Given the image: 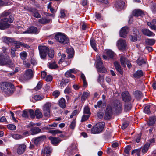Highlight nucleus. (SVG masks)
Returning <instances> with one entry per match:
<instances>
[{"label":"nucleus","mask_w":156,"mask_h":156,"mask_svg":"<svg viewBox=\"0 0 156 156\" xmlns=\"http://www.w3.org/2000/svg\"><path fill=\"white\" fill-rule=\"evenodd\" d=\"M67 52L68 54V58H70L73 56L74 51L73 49L72 48H69L67 49Z\"/></svg>","instance_id":"cd10ccee"},{"label":"nucleus","mask_w":156,"mask_h":156,"mask_svg":"<svg viewBox=\"0 0 156 156\" xmlns=\"http://www.w3.org/2000/svg\"><path fill=\"white\" fill-rule=\"evenodd\" d=\"M105 124L103 122H100L97 123L91 128V133L94 134L101 133L103 130Z\"/></svg>","instance_id":"20e7f679"},{"label":"nucleus","mask_w":156,"mask_h":156,"mask_svg":"<svg viewBox=\"0 0 156 156\" xmlns=\"http://www.w3.org/2000/svg\"><path fill=\"white\" fill-rule=\"evenodd\" d=\"M41 131V130L38 127H33L31 128L30 133L31 135L37 134Z\"/></svg>","instance_id":"5701e85b"},{"label":"nucleus","mask_w":156,"mask_h":156,"mask_svg":"<svg viewBox=\"0 0 156 156\" xmlns=\"http://www.w3.org/2000/svg\"><path fill=\"white\" fill-rule=\"evenodd\" d=\"M52 106L51 103L47 102L45 104L43 107V110L44 112V115L48 116L50 115V110Z\"/></svg>","instance_id":"0eeeda50"},{"label":"nucleus","mask_w":156,"mask_h":156,"mask_svg":"<svg viewBox=\"0 0 156 156\" xmlns=\"http://www.w3.org/2000/svg\"><path fill=\"white\" fill-rule=\"evenodd\" d=\"M10 14V12L8 11H5L3 12L1 14V17H6L7 16L9 15Z\"/></svg>","instance_id":"49530a36"},{"label":"nucleus","mask_w":156,"mask_h":156,"mask_svg":"<svg viewBox=\"0 0 156 156\" xmlns=\"http://www.w3.org/2000/svg\"><path fill=\"white\" fill-rule=\"evenodd\" d=\"M128 59L123 56H121L120 58L121 64L123 67H126V63L128 60Z\"/></svg>","instance_id":"473e14b6"},{"label":"nucleus","mask_w":156,"mask_h":156,"mask_svg":"<svg viewBox=\"0 0 156 156\" xmlns=\"http://www.w3.org/2000/svg\"><path fill=\"white\" fill-rule=\"evenodd\" d=\"M137 63L139 66L146 63V62L142 57H140L136 61Z\"/></svg>","instance_id":"72a5a7b5"},{"label":"nucleus","mask_w":156,"mask_h":156,"mask_svg":"<svg viewBox=\"0 0 156 156\" xmlns=\"http://www.w3.org/2000/svg\"><path fill=\"white\" fill-rule=\"evenodd\" d=\"M83 113L84 114H88L87 115H89L90 114L91 112L88 107L86 106L84 108V109Z\"/></svg>","instance_id":"6e6d98bb"},{"label":"nucleus","mask_w":156,"mask_h":156,"mask_svg":"<svg viewBox=\"0 0 156 156\" xmlns=\"http://www.w3.org/2000/svg\"><path fill=\"white\" fill-rule=\"evenodd\" d=\"M141 31L144 35L148 36H154L155 35L154 33L150 31L148 29L146 28L142 29Z\"/></svg>","instance_id":"4be33fe9"},{"label":"nucleus","mask_w":156,"mask_h":156,"mask_svg":"<svg viewBox=\"0 0 156 156\" xmlns=\"http://www.w3.org/2000/svg\"><path fill=\"white\" fill-rule=\"evenodd\" d=\"M35 116L37 119H40L43 116L42 113L39 109L35 111Z\"/></svg>","instance_id":"4c0bfd02"},{"label":"nucleus","mask_w":156,"mask_h":156,"mask_svg":"<svg viewBox=\"0 0 156 156\" xmlns=\"http://www.w3.org/2000/svg\"><path fill=\"white\" fill-rule=\"evenodd\" d=\"M48 133L51 134L53 135H55L56 134L62 133V131L58 130H51L49 131Z\"/></svg>","instance_id":"a18cd8bd"},{"label":"nucleus","mask_w":156,"mask_h":156,"mask_svg":"<svg viewBox=\"0 0 156 156\" xmlns=\"http://www.w3.org/2000/svg\"><path fill=\"white\" fill-rule=\"evenodd\" d=\"M81 77L83 82V87H87V83L86 81V78L85 75L83 73H82L81 75Z\"/></svg>","instance_id":"a19ab883"},{"label":"nucleus","mask_w":156,"mask_h":156,"mask_svg":"<svg viewBox=\"0 0 156 156\" xmlns=\"http://www.w3.org/2000/svg\"><path fill=\"white\" fill-rule=\"evenodd\" d=\"M90 117L89 115H84L82 117L81 122H83L87 120Z\"/></svg>","instance_id":"5fc2aeb1"},{"label":"nucleus","mask_w":156,"mask_h":156,"mask_svg":"<svg viewBox=\"0 0 156 156\" xmlns=\"http://www.w3.org/2000/svg\"><path fill=\"white\" fill-rule=\"evenodd\" d=\"M51 20L49 19H47L45 17H43L39 20L38 22L42 24H46L49 23Z\"/></svg>","instance_id":"a878e982"},{"label":"nucleus","mask_w":156,"mask_h":156,"mask_svg":"<svg viewBox=\"0 0 156 156\" xmlns=\"http://www.w3.org/2000/svg\"><path fill=\"white\" fill-rule=\"evenodd\" d=\"M145 42L148 45H152L154 44L155 41L154 39H147L146 40Z\"/></svg>","instance_id":"ea45409f"},{"label":"nucleus","mask_w":156,"mask_h":156,"mask_svg":"<svg viewBox=\"0 0 156 156\" xmlns=\"http://www.w3.org/2000/svg\"><path fill=\"white\" fill-rule=\"evenodd\" d=\"M32 73V71L31 69L27 70L23 76V79L24 80H26L31 78L33 76Z\"/></svg>","instance_id":"2eb2a0df"},{"label":"nucleus","mask_w":156,"mask_h":156,"mask_svg":"<svg viewBox=\"0 0 156 156\" xmlns=\"http://www.w3.org/2000/svg\"><path fill=\"white\" fill-rule=\"evenodd\" d=\"M147 24L151 29L155 30L156 26H155L154 24H153L152 22L151 23L150 22H147Z\"/></svg>","instance_id":"864d4df0"},{"label":"nucleus","mask_w":156,"mask_h":156,"mask_svg":"<svg viewBox=\"0 0 156 156\" xmlns=\"http://www.w3.org/2000/svg\"><path fill=\"white\" fill-rule=\"evenodd\" d=\"M129 29L128 27H123L120 30V35L121 37H125L129 32Z\"/></svg>","instance_id":"aec40b11"},{"label":"nucleus","mask_w":156,"mask_h":156,"mask_svg":"<svg viewBox=\"0 0 156 156\" xmlns=\"http://www.w3.org/2000/svg\"><path fill=\"white\" fill-rule=\"evenodd\" d=\"M90 44L92 48L95 51H97V49L96 47V43L95 40L93 38H91L90 40Z\"/></svg>","instance_id":"f704fd0d"},{"label":"nucleus","mask_w":156,"mask_h":156,"mask_svg":"<svg viewBox=\"0 0 156 156\" xmlns=\"http://www.w3.org/2000/svg\"><path fill=\"white\" fill-rule=\"evenodd\" d=\"M42 87V83L41 82H39L37 86L35 87V89L37 91L41 88Z\"/></svg>","instance_id":"774afa93"},{"label":"nucleus","mask_w":156,"mask_h":156,"mask_svg":"<svg viewBox=\"0 0 156 156\" xmlns=\"http://www.w3.org/2000/svg\"><path fill=\"white\" fill-rule=\"evenodd\" d=\"M49 139L51 140V143L55 145H57L61 141V140L59 138L54 137L52 136H49Z\"/></svg>","instance_id":"b1692460"},{"label":"nucleus","mask_w":156,"mask_h":156,"mask_svg":"<svg viewBox=\"0 0 156 156\" xmlns=\"http://www.w3.org/2000/svg\"><path fill=\"white\" fill-rule=\"evenodd\" d=\"M46 136L45 135H42L39 137H37L33 139V141L34 144L36 145L40 143L45 139Z\"/></svg>","instance_id":"412c9836"},{"label":"nucleus","mask_w":156,"mask_h":156,"mask_svg":"<svg viewBox=\"0 0 156 156\" xmlns=\"http://www.w3.org/2000/svg\"><path fill=\"white\" fill-rule=\"evenodd\" d=\"M39 31L37 27L32 26L29 28L27 30L23 32V33H32L37 34Z\"/></svg>","instance_id":"f3484780"},{"label":"nucleus","mask_w":156,"mask_h":156,"mask_svg":"<svg viewBox=\"0 0 156 156\" xmlns=\"http://www.w3.org/2000/svg\"><path fill=\"white\" fill-rule=\"evenodd\" d=\"M6 51V49L4 48H3V52L0 53V65H7L8 66L11 67L12 62L7 54Z\"/></svg>","instance_id":"f257e3e1"},{"label":"nucleus","mask_w":156,"mask_h":156,"mask_svg":"<svg viewBox=\"0 0 156 156\" xmlns=\"http://www.w3.org/2000/svg\"><path fill=\"white\" fill-rule=\"evenodd\" d=\"M133 15L136 16H142L143 14V13L141 10H135L133 12Z\"/></svg>","instance_id":"7c9ffc66"},{"label":"nucleus","mask_w":156,"mask_h":156,"mask_svg":"<svg viewBox=\"0 0 156 156\" xmlns=\"http://www.w3.org/2000/svg\"><path fill=\"white\" fill-rule=\"evenodd\" d=\"M60 17L61 18H64L65 16V10L62 9H61L60 11Z\"/></svg>","instance_id":"338daca9"},{"label":"nucleus","mask_w":156,"mask_h":156,"mask_svg":"<svg viewBox=\"0 0 156 156\" xmlns=\"http://www.w3.org/2000/svg\"><path fill=\"white\" fill-rule=\"evenodd\" d=\"M8 129L11 130H15L16 129V127L15 125L13 124H9L7 125Z\"/></svg>","instance_id":"09e8293b"},{"label":"nucleus","mask_w":156,"mask_h":156,"mask_svg":"<svg viewBox=\"0 0 156 156\" xmlns=\"http://www.w3.org/2000/svg\"><path fill=\"white\" fill-rule=\"evenodd\" d=\"M150 105H149L146 106L144 108V112L147 114H149L151 113L150 110Z\"/></svg>","instance_id":"de8ad7c7"},{"label":"nucleus","mask_w":156,"mask_h":156,"mask_svg":"<svg viewBox=\"0 0 156 156\" xmlns=\"http://www.w3.org/2000/svg\"><path fill=\"white\" fill-rule=\"evenodd\" d=\"M25 9L27 10L32 12L33 13V16L35 17L39 18L41 17V15L37 12L36 9L34 8L27 7H26Z\"/></svg>","instance_id":"f8f14e48"},{"label":"nucleus","mask_w":156,"mask_h":156,"mask_svg":"<svg viewBox=\"0 0 156 156\" xmlns=\"http://www.w3.org/2000/svg\"><path fill=\"white\" fill-rule=\"evenodd\" d=\"M111 108L112 111L119 113L122 110V105L119 101H116L114 103Z\"/></svg>","instance_id":"423d86ee"},{"label":"nucleus","mask_w":156,"mask_h":156,"mask_svg":"<svg viewBox=\"0 0 156 156\" xmlns=\"http://www.w3.org/2000/svg\"><path fill=\"white\" fill-rule=\"evenodd\" d=\"M90 94V93L89 91L83 92L81 97V100H85L88 97Z\"/></svg>","instance_id":"e433bc0d"},{"label":"nucleus","mask_w":156,"mask_h":156,"mask_svg":"<svg viewBox=\"0 0 156 156\" xmlns=\"http://www.w3.org/2000/svg\"><path fill=\"white\" fill-rule=\"evenodd\" d=\"M29 112L30 113V117L33 118H34L35 116V113H34V111L32 109H30Z\"/></svg>","instance_id":"0e129e2a"},{"label":"nucleus","mask_w":156,"mask_h":156,"mask_svg":"<svg viewBox=\"0 0 156 156\" xmlns=\"http://www.w3.org/2000/svg\"><path fill=\"white\" fill-rule=\"evenodd\" d=\"M44 98V96L42 95H35L34 98L36 100L38 101Z\"/></svg>","instance_id":"603ef678"},{"label":"nucleus","mask_w":156,"mask_h":156,"mask_svg":"<svg viewBox=\"0 0 156 156\" xmlns=\"http://www.w3.org/2000/svg\"><path fill=\"white\" fill-rule=\"evenodd\" d=\"M1 90L7 94L12 93L14 90V86L10 83L4 82L1 84Z\"/></svg>","instance_id":"f03ea898"},{"label":"nucleus","mask_w":156,"mask_h":156,"mask_svg":"<svg viewBox=\"0 0 156 156\" xmlns=\"http://www.w3.org/2000/svg\"><path fill=\"white\" fill-rule=\"evenodd\" d=\"M133 34L136 36L139 37L140 35V34L137 30L136 28H133Z\"/></svg>","instance_id":"680f3d73"},{"label":"nucleus","mask_w":156,"mask_h":156,"mask_svg":"<svg viewBox=\"0 0 156 156\" xmlns=\"http://www.w3.org/2000/svg\"><path fill=\"white\" fill-rule=\"evenodd\" d=\"M68 83V80L67 79H62L61 81L58 83V85L61 88H63L66 85V83Z\"/></svg>","instance_id":"bb28decb"},{"label":"nucleus","mask_w":156,"mask_h":156,"mask_svg":"<svg viewBox=\"0 0 156 156\" xmlns=\"http://www.w3.org/2000/svg\"><path fill=\"white\" fill-rule=\"evenodd\" d=\"M21 58L23 60H24L27 56V53L25 51H23L20 54Z\"/></svg>","instance_id":"8fccbe9b"},{"label":"nucleus","mask_w":156,"mask_h":156,"mask_svg":"<svg viewBox=\"0 0 156 156\" xmlns=\"http://www.w3.org/2000/svg\"><path fill=\"white\" fill-rule=\"evenodd\" d=\"M149 144H146L143 147L142 149V152L143 153L146 152L148 149V148L150 146Z\"/></svg>","instance_id":"c03bdc74"},{"label":"nucleus","mask_w":156,"mask_h":156,"mask_svg":"<svg viewBox=\"0 0 156 156\" xmlns=\"http://www.w3.org/2000/svg\"><path fill=\"white\" fill-rule=\"evenodd\" d=\"M38 48L41 58L43 59L45 58L48 51V48L46 46L41 45L38 46Z\"/></svg>","instance_id":"39448f33"},{"label":"nucleus","mask_w":156,"mask_h":156,"mask_svg":"<svg viewBox=\"0 0 156 156\" xmlns=\"http://www.w3.org/2000/svg\"><path fill=\"white\" fill-rule=\"evenodd\" d=\"M117 46L119 49H123L125 48L126 46L125 41L123 39H120L118 41Z\"/></svg>","instance_id":"a211bd4d"},{"label":"nucleus","mask_w":156,"mask_h":156,"mask_svg":"<svg viewBox=\"0 0 156 156\" xmlns=\"http://www.w3.org/2000/svg\"><path fill=\"white\" fill-rule=\"evenodd\" d=\"M48 56L50 58H52L54 56V51L53 50H49L48 51Z\"/></svg>","instance_id":"bf43d9fd"},{"label":"nucleus","mask_w":156,"mask_h":156,"mask_svg":"<svg viewBox=\"0 0 156 156\" xmlns=\"http://www.w3.org/2000/svg\"><path fill=\"white\" fill-rule=\"evenodd\" d=\"M48 66L50 69H56L58 68V66L55 62L49 63Z\"/></svg>","instance_id":"c9c22d12"},{"label":"nucleus","mask_w":156,"mask_h":156,"mask_svg":"<svg viewBox=\"0 0 156 156\" xmlns=\"http://www.w3.org/2000/svg\"><path fill=\"white\" fill-rule=\"evenodd\" d=\"M105 105H104V103H103L102 101L101 100H99L97 102V105H94V107L96 108H105Z\"/></svg>","instance_id":"2f4dec72"},{"label":"nucleus","mask_w":156,"mask_h":156,"mask_svg":"<svg viewBox=\"0 0 156 156\" xmlns=\"http://www.w3.org/2000/svg\"><path fill=\"white\" fill-rule=\"evenodd\" d=\"M5 19L4 18L0 20V29L1 30H5L9 28L10 25L7 22L5 21Z\"/></svg>","instance_id":"4468645a"},{"label":"nucleus","mask_w":156,"mask_h":156,"mask_svg":"<svg viewBox=\"0 0 156 156\" xmlns=\"http://www.w3.org/2000/svg\"><path fill=\"white\" fill-rule=\"evenodd\" d=\"M18 147L17 151L18 154H21L25 152L26 148V146L25 144H18Z\"/></svg>","instance_id":"6ab92c4d"},{"label":"nucleus","mask_w":156,"mask_h":156,"mask_svg":"<svg viewBox=\"0 0 156 156\" xmlns=\"http://www.w3.org/2000/svg\"><path fill=\"white\" fill-rule=\"evenodd\" d=\"M12 137L16 140L20 139L22 138L21 135L17 134H13L12 135Z\"/></svg>","instance_id":"3c124183"},{"label":"nucleus","mask_w":156,"mask_h":156,"mask_svg":"<svg viewBox=\"0 0 156 156\" xmlns=\"http://www.w3.org/2000/svg\"><path fill=\"white\" fill-rule=\"evenodd\" d=\"M127 103H126L124 106L125 109L126 111L129 110L131 108V104L129 103L127 104Z\"/></svg>","instance_id":"4d7b16f0"},{"label":"nucleus","mask_w":156,"mask_h":156,"mask_svg":"<svg viewBox=\"0 0 156 156\" xmlns=\"http://www.w3.org/2000/svg\"><path fill=\"white\" fill-rule=\"evenodd\" d=\"M112 108L110 106H108L106 110L104 119L106 120L110 119L112 117Z\"/></svg>","instance_id":"9b49d317"},{"label":"nucleus","mask_w":156,"mask_h":156,"mask_svg":"<svg viewBox=\"0 0 156 156\" xmlns=\"http://www.w3.org/2000/svg\"><path fill=\"white\" fill-rule=\"evenodd\" d=\"M122 98L125 103H129L131 101L132 98L128 91H125L121 94Z\"/></svg>","instance_id":"6e6552de"},{"label":"nucleus","mask_w":156,"mask_h":156,"mask_svg":"<svg viewBox=\"0 0 156 156\" xmlns=\"http://www.w3.org/2000/svg\"><path fill=\"white\" fill-rule=\"evenodd\" d=\"M96 68L98 71L101 73L106 72V69L103 66V63L101 61L97 62Z\"/></svg>","instance_id":"ddd939ff"},{"label":"nucleus","mask_w":156,"mask_h":156,"mask_svg":"<svg viewBox=\"0 0 156 156\" xmlns=\"http://www.w3.org/2000/svg\"><path fill=\"white\" fill-rule=\"evenodd\" d=\"M5 19V20L6 22H9L10 23H12L13 22V21L14 20V18L13 16L10 15L9 16V18H7L6 17L4 18Z\"/></svg>","instance_id":"37998d69"},{"label":"nucleus","mask_w":156,"mask_h":156,"mask_svg":"<svg viewBox=\"0 0 156 156\" xmlns=\"http://www.w3.org/2000/svg\"><path fill=\"white\" fill-rule=\"evenodd\" d=\"M66 57V55L64 54H62L61 55V58L59 60V61L58 62V63L59 64H61L62 62H63L65 60V57Z\"/></svg>","instance_id":"e2e57ef3"},{"label":"nucleus","mask_w":156,"mask_h":156,"mask_svg":"<svg viewBox=\"0 0 156 156\" xmlns=\"http://www.w3.org/2000/svg\"><path fill=\"white\" fill-rule=\"evenodd\" d=\"M114 64L116 71L120 74L122 75L123 74V71L119 64L117 62H115Z\"/></svg>","instance_id":"393cba45"},{"label":"nucleus","mask_w":156,"mask_h":156,"mask_svg":"<svg viewBox=\"0 0 156 156\" xmlns=\"http://www.w3.org/2000/svg\"><path fill=\"white\" fill-rule=\"evenodd\" d=\"M52 150L51 147L48 146H46L42 149L41 154L43 156H50Z\"/></svg>","instance_id":"9d476101"},{"label":"nucleus","mask_w":156,"mask_h":156,"mask_svg":"<svg viewBox=\"0 0 156 156\" xmlns=\"http://www.w3.org/2000/svg\"><path fill=\"white\" fill-rule=\"evenodd\" d=\"M59 106L62 108H64L66 107V101L63 98H61L59 101Z\"/></svg>","instance_id":"c756f323"},{"label":"nucleus","mask_w":156,"mask_h":156,"mask_svg":"<svg viewBox=\"0 0 156 156\" xmlns=\"http://www.w3.org/2000/svg\"><path fill=\"white\" fill-rule=\"evenodd\" d=\"M125 3L122 1H117L115 4V7L117 10L120 11L124 8Z\"/></svg>","instance_id":"dca6fc26"},{"label":"nucleus","mask_w":156,"mask_h":156,"mask_svg":"<svg viewBox=\"0 0 156 156\" xmlns=\"http://www.w3.org/2000/svg\"><path fill=\"white\" fill-rule=\"evenodd\" d=\"M4 41L6 43H7L8 45H9L10 42H13L14 44L15 45V47L17 48H20V47L21 46H22V42L19 41H14L13 40H12V39L11 38L5 37L4 38Z\"/></svg>","instance_id":"1a4fd4ad"},{"label":"nucleus","mask_w":156,"mask_h":156,"mask_svg":"<svg viewBox=\"0 0 156 156\" xmlns=\"http://www.w3.org/2000/svg\"><path fill=\"white\" fill-rule=\"evenodd\" d=\"M106 54L108 57L110 58H113L114 55V53L110 50H108L106 51Z\"/></svg>","instance_id":"79ce46f5"},{"label":"nucleus","mask_w":156,"mask_h":156,"mask_svg":"<svg viewBox=\"0 0 156 156\" xmlns=\"http://www.w3.org/2000/svg\"><path fill=\"white\" fill-rule=\"evenodd\" d=\"M76 125V121L75 120H73L71 123L70 127L71 129H74Z\"/></svg>","instance_id":"13d9d810"},{"label":"nucleus","mask_w":156,"mask_h":156,"mask_svg":"<svg viewBox=\"0 0 156 156\" xmlns=\"http://www.w3.org/2000/svg\"><path fill=\"white\" fill-rule=\"evenodd\" d=\"M156 118L155 117H151L149 118V121L148 123V125L150 126L153 125L155 123Z\"/></svg>","instance_id":"58836bf2"},{"label":"nucleus","mask_w":156,"mask_h":156,"mask_svg":"<svg viewBox=\"0 0 156 156\" xmlns=\"http://www.w3.org/2000/svg\"><path fill=\"white\" fill-rule=\"evenodd\" d=\"M55 38L56 41L63 44H65L69 42V39L64 33L58 32L55 35Z\"/></svg>","instance_id":"7ed1b4c3"},{"label":"nucleus","mask_w":156,"mask_h":156,"mask_svg":"<svg viewBox=\"0 0 156 156\" xmlns=\"http://www.w3.org/2000/svg\"><path fill=\"white\" fill-rule=\"evenodd\" d=\"M144 73L141 70H137L133 74V76L136 78H139L143 75Z\"/></svg>","instance_id":"c85d7f7f"},{"label":"nucleus","mask_w":156,"mask_h":156,"mask_svg":"<svg viewBox=\"0 0 156 156\" xmlns=\"http://www.w3.org/2000/svg\"><path fill=\"white\" fill-rule=\"evenodd\" d=\"M129 122H125L122 125L121 128L122 129H124L129 125Z\"/></svg>","instance_id":"69168bd1"},{"label":"nucleus","mask_w":156,"mask_h":156,"mask_svg":"<svg viewBox=\"0 0 156 156\" xmlns=\"http://www.w3.org/2000/svg\"><path fill=\"white\" fill-rule=\"evenodd\" d=\"M60 93L59 91L55 90L52 93L53 95L55 98H57L60 95Z\"/></svg>","instance_id":"052dcab7"}]
</instances>
